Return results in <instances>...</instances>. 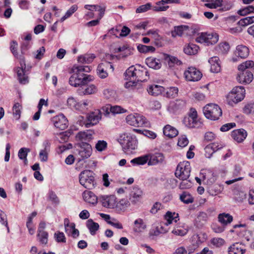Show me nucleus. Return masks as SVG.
Masks as SVG:
<instances>
[{
	"instance_id": "b1692460",
	"label": "nucleus",
	"mask_w": 254,
	"mask_h": 254,
	"mask_svg": "<svg viewBox=\"0 0 254 254\" xmlns=\"http://www.w3.org/2000/svg\"><path fill=\"white\" fill-rule=\"evenodd\" d=\"M97 91V87L93 84L88 86L84 85L78 89V93L80 95H90L95 93Z\"/></svg>"
},
{
	"instance_id": "393cba45",
	"label": "nucleus",
	"mask_w": 254,
	"mask_h": 254,
	"mask_svg": "<svg viewBox=\"0 0 254 254\" xmlns=\"http://www.w3.org/2000/svg\"><path fill=\"white\" fill-rule=\"evenodd\" d=\"M210 64V70L212 72L218 73L220 71L221 66L219 58L217 56L211 57L208 61Z\"/></svg>"
},
{
	"instance_id": "9b49d317",
	"label": "nucleus",
	"mask_w": 254,
	"mask_h": 254,
	"mask_svg": "<svg viewBox=\"0 0 254 254\" xmlns=\"http://www.w3.org/2000/svg\"><path fill=\"white\" fill-rule=\"evenodd\" d=\"M237 79L240 83L249 84L253 80L254 76L250 70H239Z\"/></svg>"
},
{
	"instance_id": "4d7b16f0",
	"label": "nucleus",
	"mask_w": 254,
	"mask_h": 254,
	"mask_svg": "<svg viewBox=\"0 0 254 254\" xmlns=\"http://www.w3.org/2000/svg\"><path fill=\"white\" fill-rule=\"evenodd\" d=\"M30 151V149L28 148L23 147L19 149L18 153V156L20 159H26L27 158L28 152Z\"/></svg>"
},
{
	"instance_id": "dca6fc26",
	"label": "nucleus",
	"mask_w": 254,
	"mask_h": 254,
	"mask_svg": "<svg viewBox=\"0 0 254 254\" xmlns=\"http://www.w3.org/2000/svg\"><path fill=\"white\" fill-rule=\"evenodd\" d=\"M74 78L75 83H78L77 86H83L86 84L88 82L93 80L92 76L90 75H86L84 73H81L79 72H75Z\"/></svg>"
},
{
	"instance_id": "6ab92c4d",
	"label": "nucleus",
	"mask_w": 254,
	"mask_h": 254,
	"mask_svg": "<svg viewBox=\"0 0 254 254\" xmlns=\"http://www.w3.org/2000/svg\"><path fill=\"white\" fill-rule=\"evenodd\" d=\"M108 67H110L112 69V71H113V66L110 63L106 62L104 63H101L98 65L97 69V72L100 78H105L107 77L108 74L106 71V69Z\"/></svg>"
},
{
	"instance_id": "e433bc0d",
	"label": "nucleus",
	"mask_w": 254,
	"mask_h": 254,
	"mask_svg": "<svg viewBox=\"0 0 254 254\" xmlns=\"http://www.w3.org/2000/svg\"><path fill=\"white\" fill-rule=\"evenodd\" d=\"M146 63L149 67L155 69H159L161 66L160 60L156 58H147L146 60Z\"/></svg>"
},
{
	"instance_id": "6e6d98bb",
	"label": "nucleus",
	"mask_w": 254,
	"mask_h": 254,
	"mask_svg": "<svg viewBox=\"0 0 254 254\" xmlns=\"http://www.w3.org/2000/svg\"><path fill=\"white\" fill-rule=\"evenodd\" d=\"M254 12V7L252 5L248 6L242 9H240L238 13L241 15H246L251 13Z\"/></svg>"
},
{
	"instance_id": "37998d69",
	"label": "nucleus",
	"mask_w": 254,
	"mask_h": 254,
	"mask_svg": "<svg viewBox=\"0 0 254 254\" xmlns=\"http://www.w3.org/2000/svg\"><path fill=\"white\" fill-rule=\"evenodd\" d=\"M198 48L196 45L190 43L184 48V51L188 55H195L197 53Z\"/></svg>"
},
{
	"instance_id": "774afa93",
	"label": "nucleus",
	"mask_w": 254,
	"mask_h": 254,
	"mask_svg": "<svg viewBox=\"0 0 254 254\" xmlns=\"http://www.w3.org/2000/svg\"><path fill=\"white\" fill-rule=\"evenodd\" d=\"M189 143V140L186 135L182 136L179 138L178 145L182 147L186 146Z\"/></svg>"
},
{
	"instance_id": "4be33fe9",
	"label": "nucleus",
	"mask_w": 254,
	"mask_h": 254,
	"mask_svg": "<svg viewBox=\"0 0 254 254\" xmlns=\"http://www.w3.org/2000/svg\"><path fill=\"white\" fill-rule=\"evenodd\" d=\"M231 136L235 140L240 143L243 141L246 138L247 132L243 128L239 129L233 130L232 132Z\"/></svg>"
},
{
	"instance_id": "a19ab883",
	"label": "nucleus",
	"mask_w": 254,
	"mask_h": 254,
	"mask_svg": "<svg viewBox=\"0 0 254 254\" xmlns=\"http://www.w3.org/2000/svg\"><path fill=\"white\" fill-rule=\"evenodd\" d=\"M149 155H145L132 159L130 163L133 165H142L148 162Z\"/></svg>"
},
{
	"instance_id": "7c9ffc66",
	"label": "nucleus",
	"mask_w": 254,
	"mask_h": 254,
	"mask_svg": "<svg viewBox=\"0 0 254 254\" xmlns=\"http://www.w3.org/2000/svg\"><path fill=\"white\" fill-rule=\"evenodd\" d=\"M233 219V216L228 213H220L218 216V221L224 226L231 223Z\"/></svg>"
},
{
	"instance_id": "864d4df0",
	"label": "nucleus",
	"mask_w": 254,
	"mask_h": 254,
	"mask_svg": "<svg viewBox=\"0 0 254 254\" xmlns=\"http://www.w3.org/2000/svg\"><path fill=\"white\" fill-rule=\"evenodd\" d=\"M74 72H79L83 73V72H89L91 70L90 66L83 65H74L73 66Z\"/></svg>"
},
{
	"instance_id": "72a5a7b5",
	"label": "nucleus",
	"mask_w": 254,
	"mask_h": 254,
	"mask_svg": "<svg viewBox=\"0 0 254 254\" xmlns=\"http://www.w3.org/2000/svg\"><path fill=\"white\" fill-rule=\"evenodd\" d=\"M163 58L166 63L168 64L170 67L173 66L175 64L180 65L182 64V62L178 60V58L168 54H164Z\"/></svg>"
},
{
	"instance_id": "39448f33",
	"label": "nucleus",
	"mask_w": 254,
	"mask_h": 254,
	"mask_svg": "<svg viewBox=\"0 0 254 254\" xmlns=\"http://www.w3.org/2000/svg\"><path fill=\"white\" fill-rule=\"evenodd\" d=\"M203 112L205 117L211 120L216 121L222 116V111L217 104H208L203 108Z\"/></svg>"
},
{
	"instance_id": "052dcab7",
	"label": "nucleus",
	"mask_w": 254,
	"mask_h": 254,
	"mask_svg": "<svg viewBox=\"0 0 254 254\" xmlns=\"http://www.w3.org/2000/svg\"><path fill=\"white\" fill-rule=\"evenodd\" d=\"M151 7V4L150 3H147L145 4L141 5L137 7L136 9V12L137 13H143L146 12L149 10Z\"/></svg>"
},
{
	"instance_id": "e2e57ef3",
	"label": "nucleus",
	"mask_w": 254,
	"mask_h": 254,
	"mask_svg": "<svg viewBox=\"0 0 254 254\" xmlns=\"http://www.w3.org/2000/svg\"><path fill=\"white\" fill-rule=\"evenodd\" d=\"M211 243L216 247H220L225 243L223 239L220 238H214L211 240Z\"/></svg>"
},
{
	"instance_id": "0e129e2a",
	"label": "nucleus",
	"mask_w": 254,
	"mask_h": 254,
	"mask_svg": "<svg viewBox=\"0 0 254 254\" xmlns=\"http://www.w3.org/2000/svg\"><path fill=\"white\" fill-rule=\"evenodd\" d=\"M178 92V89L175 87H172L169 89L166 92V96L169 98L174 97L177 95Z\"/></svg>"
},
{
	"instance_id": "6e6552de",
	"label": "nucleus",
	"mask_w": 254,
	"mask_h": 254,
	"mask_svg": "<svg viewBox=\"0 0 254 254\" xmlns=\"http://www.w3.org/2000/svg\"><path fill=\"white\" fill-rule=\"evenodd\" d=\"M190 173V164L189 162H186L180 163L178 165L175 174L177 178L183 181H185L189 178Z\"/></svg>"
},
{
	"instance_id": "58836bf2",
	"label": "nucleus",
	"mask_w": 254,
	"mask_h": 254,
	"mask_svg": "<svg viewBox=\"0 0 254 254\" xmlns=\"http://www.w3.org/2000/svg\"><path fill=\"white\" fill-rule=\"evenodd\" d=\"M86 226L89 230L92 235L95 234L96 232L99 229V225L97 223L94 222L92 219H88L86 222Z\"/></svg>"
},
{
	"instance_id": "f704fd0d",
	"label": "nucleus",
	"mask_w": 254,
	"mask_h": 254,
	"mask_svg": "<svg viewBox=\"0 0 254 254\" xmlns=\"http://www.w3.org/2000/svg\"><path fill=\"white\" fill-rule=\"evenodd\" d=\"M189 29V27L187 25H180L174 27V30L172 31L171 35L173 37L176 36H182L184 33Z\"/></svg>"
},
{
	"instance_id": "0eeeda50",
	"label": "nucleus",
	"mask_w": 254,
	"mask_h": 254,
	"mask_svg": "<svg viewBox=\"0 0 254 254\" xmlns=\"http://www.w3.org/2000/svg\"><path fill=\"white\" fill-rule=\"evenodd\" d=\"M126 120L128 125L134 127H147L149 125L146 119L138 114L128 115L127 116Z\"/></svg>"
},
{
	"instance_id": "5fc2aeb1",
	"label": "nucleus",
	"mask_w": 254,
	"mask_h": 254,
	"mask_svg": "<svg viewBox=\"0 0 254 254\" xmlns=\"http://www.w3.org/2000/svg\"><path fill=\"white\" fill-rule=\"evenodd\" d=\"M254 22V16H249L241 19L239 23L242 26H246Z\"/></svg>"
},
{
	"instance_id": "69168bd1",
	"label": "nucleus",
	"mask_w": 254,
	"mask_h": 254,
	"mask_svg": "<svg viewBox=\"0 0 254 254\" xmlns=\"http://www.w3.org/2000/svg\"><path fill=\"white\" fill-rule=\"evenodd\" d=\"M243 110L245 114H254V103L248 104L245 106Z\"/></svg>"
},
{
	"instance_id": "bb28decb",
	"label": "nucleus",
	"mask_w": 254,
	"mask_h": 254,
	"mask_svg": "<svg viewBox=\"0 0 254 254\" xmlns=\"http://www.w3.org/2000/svg\"><path fill=\"white\" fill-rule=\"evenodd\" d=\"M164 159V156L162 153H156L152 155H149L148 165L152 166L161 163L163 162Z\"/></svg>"
},
{
	"instance_id": "f03ea898",
	"label": "nucleus",
	"mask_w": 254,
	"mask_h": 254,
	"mask_svg": "<svg viewBox=\"0 0 254 254\" xmlns=\"http://www.w3.org/2000/svg\"><path fill=\"white\" fill-rule=\"evenodd\" d=\"M119 142L122 145L123 151L127 154H130L137 148V140L134 136L125 133L120 135Z\"/></svg>"
},
{
	"instance_id": "bf43d9fd",
	"label": "nucleus",
	"mask_w": 254,
	"mask_h": 254,
	"mask_svg": "<svg viewBox=\"0 0 254 254\" xmlns=\"http://www.w3.org/2000/svg\"><path fill=\"white\" fill-rule=\"evenodd\" d=\"M218 48L222 54H225L229 51L230 46L227 42L221 43L219 44Z\"/></svg>"
},
{
	"instance_id": "13d9d810",
	"label": "nucleus",
	"mask_w": 254,
	"mask_h": 254,
	"mask_svg": "<svg viewBox=\"0 0 254 254\" xmlns=\"http://www.w3.org/2000/svg\"><path fill=\"white\" fill-rule=\"evenodd\" d=\"M21 106L19 103H15L13 107V115L17 119H19L21 114Z\"/></svg>"
},
{
	"instance_id": "49530a36",
	"label": "nucleus",
	"mask_w": 254,
	"mask_h": 254,
	"mask_svg": "<svg viewBox=\"0 0 254 254\" xmlns=\"http://www.w3.org/2000/svg\"><path fill=\"white\" fill-rule=\"evenodd\" d=\"M180 199L186 204L191 203L193 201V198L190 194L186 191H183L180 195Z\"/></svg>"
},
{
	"instance_id": "c03bdc74",
	"label": "nucleus",
	"mask_w": 254,
	"mask_h": 254,
	"mask_svg": "<svg viewBox=\"0 0 254 254\" xmlns=\"http://www.w3.org/2000/svg\"><path fill=\"white\" fill-rule=\"evenodd\" d=\"M165 219L167 220V225L171 224L173 221L176 223L179 220V214L175 212L168 211L165 215Z\"/></svg>"
},
{
	"instance_id": "1a4fd4ad",
	"label": "nucleus",
	"mask_w": 254,
	"mask_h": 254,
	"mask_svg": "<svg viewBox=\"0 0 254 254\" xmlns=\"http://www.w3.org/2000/svg\"><path fill=\"white\" fill-rule=\"evenodd\" d=\"M78 154L79 156V161L89 158L92 154V148L91 145L88 143L82 142L79 144Z\"/></svg>"
},
{
	"instance_id": "c85d7f7f",
	"label": "nucleus",
	"mask_w": 254,
	"mask_h": 254,
	"mask_svg": "<svg viewBox=\"0 0 254 254\" xmlns=\"http://www.w3.org/2000/svg\"><path fill=\"white\" fill-rule=\"evenodd\" d=\"M178 130L174 127L167 125L164 127L163 133L169 138H173L178 134Z\"/></svg>"
},
{
	"instance_id": "ea45409f",
	"label": "nucleus",
	"mask_w": 254,
	"mask_h": 254,
	"mask_svg": "<svg viewBox=\"0 0 254 254\" xmlns=\"http://www.w3.org/2000/svg\"><path fill=\"white\" fill-rule=\"evenodd\" d=\"M130 206L129 201L126 198L121 199L117 203H116L115 207L119 211H125Z\"/></svg>"
},
{
	"instance_id": "a18cd8bd",
	"label": "nucleus",
	"mask_w": 254,
	"mask_h": 254,
	"mask_svg": "<svg viewBox=\"0 0 254 254\" xmlns=\"http://www.w3.org/2000/svg\"><path fill=\"white\" fill-rule=\"evenodd\" d=\"M93 7L95 9V10H98L100 12L99 14V19H101L104 16L105 14V7H102L100 5H89V4H86L84 6V8L87 10H91L92 9L90 7Z\"/></svg>"
},
{
	"instance_id": "2eb2a0df",
	"label": "nucleus",
	"mask_w": 254,
	"mask_h": 254,
	"mask_svg": "<svg viewBox=\"0 0 254 254\" xmlns=\"http://www.w3.org/2000/svg\"><path fill=\"white\" fill-rule=\"evenodd\" d=\"M200 176L204 183L208 186L212 185L216 180V177L214 173L209 170H201Z\"/></svg>"
},
{
	"instance_id": "473e14b6",
	"label": "nucleus",
	"mask_w": 254,
	"mask_h": 254,
	"mask_svg": "<svg viewBox=\"0 0 254 254\" xmlns=\"http://www.w3.org/2000/svg\"><path fill=\"white\" fill-rule=\"evenodd\" d=\"M235 54L242 59L246 58L249 55V49L245 46L238 45L236 48Z\"/></svg>"
},
{
	"instance_id": "3c124183",
	"label": "nucleus",
	"mask_w": 254,
	"mask_h": 254,
	"mask_svg": "<svg viewBox=\"0 0 254 254\" xmlns=\"http://www.w3.org/2000/svg\"><path fill=\"white\" fill-rule=\"evenodd\" d=\"M254 66V62L252 61H247L240 64L238 67V70H250Z\"/></svg>"
},
{
	"instance_id": "9d476101",
	"label": "nucleus",
	"mask_w": 254,
	"mask_h": 254,
	"mask_svg": "<svg viewBox=\"0 0 254 254\" xmlns=\"http://www.w3.org/2000/svg\"><path fill=\"white\" fill-rule=\"evenodd\" d=\"M186 79L190 81H196L200 80L202 77L201 72L194 67H190L184 72Z\"/></svg>"
},
{
	"instance_id": "f8f14e48",
	"label": "nucleus",
	"mask_w": 254,
	"mask_h": 254,
	"mask_svg": "<svg viewBox=\"0 0 254 254\" xmlns=\"http://www.w3.org/2000/svg\"><path fill=\"white\" fill-rule=\"evenodd\" d=\"M218 40V36L216 34L213 35L211 34H207L206 33H201L196 39V41L200 43H206L207 45L213 44L216 43Z\"/></svg>"
},
{
	"instance_id": "423d86ee",
	"label": "nucleus",
	"mask_w": 254,
	"mask_h": 254,
	"mask_svg": "<svg viewBox=\"0 0 254 254\" xmlns=\"http://www.w3.org/2000/svg\"><path fill=\"white\" fill-rule=\"evenodd\" d=\"M245 96V89L243 86L234 87L227 96L228 104L233 106L241 101Z\"/></svg>"
},
{
	"instance_id": "09e8293b",
	"label": "nucleus",
	"mask_w": 254,
	"mask_h": 254,
	"mask_svg": "<svg viewBox=\"0 0 254 254\" xmlns=\"http://www.w3.org/2000/svg\"><path fill=\"white\" fill-rule=\"evenodd\" d=\"M146 35H151L152 37L155 40L157 41L155 42V44L158 46H161V42H160L159 41L161 39H162V37L159 35L157 30H150L147 32Z\"/></svg>"
},
{
	"instance_id": "20e7f679",
	"label": "nucleus",
	"mask_w": 254,
	"mask_h": 254,
	"mask_svg": "<svg viewBox=\"0 0 254 254\" xmlns=\"http://www.w3.org/2000/svg\"><path fill=\"white\" fill-rule=\"evenodd\" d=\"M183 123L190 128H199L202 125V122L198 118L197 112L194 108H190L188 116L184 117Z\"/></svg>"
},
{
	"instance_id": "a878e982",
	"label": "nucleus",
	"mask_w": 254,
	"mask_h": 254,
	"mask_svg": "<svg viewBox=\"0 0 254 254\" xmlns=\"http://www.w3.org/2000/svg\"><path fill=\"white\" fill-rule=\"evenodd\" d=\"M224 189L223 185L216 184L213 185H209L207 188V192L212 196H215L223 191Z\"/></svg>"
},
{
	"instance_id": "4468645a",
	"label": "nucleus",
	"mask_w": 254,
	"mask_h": 254,
	"mask_svg": "<svg viewBox=\"0 0 254 254\" xmlns=\"http://www.w3.org/2000/svg\"><path fill=\"white\" fill-rule=\"evenodd\" d=\"M99 200L102 203L103 206L113 208L115 207L116 202V197L115 195H102L99 197Z\"/></svg>"
},
{
	"instance_id": "c9c22d12",
	"label": "nucleus",
	"mask_w": 254,
	"mask_h": 254,
	"mask_svg": "<svg viewBox=\"0 0 254 254\" xmlns=\"http://www.w3.org/2000/svg\"><path fill=\"white\" fill-rule=\"evenodd\" d=\"M130 199L132 202L136 203L141 197L142 190L138 187H134L130 192Z\"/></svg>"
},
{
	"instance_id": "cd10ccee",
	"label": "nucleus",
	"mask_w": 254,
	"mask_h": 254,
	"mask_svg": "<svg viewBox=\"0 0 254 254\" xmlns=\"http://www.w3.org/2000/svg\"><path fill=\"white\" fill-rule=\"evenodd\" d=\"M207 235L205 233L201 235H194L192 237V243L194 247L193 250L197 248L200 244L205 241Z\"/></svg>"
},
{
	"instance_id": "4c0bfd02",
	"label": "nucleus",
	"mask_w": 254,
	"mask_h": 254,
	"mask_svg": "<svg viewBox=\"0 0 254 254\" xmlns=\"http://www.w3.org/2000/svg\"><path fill=\"white\" fill-rule=\"evenodd\" d=\"M95 57L93 54H86L78 57V62L82 64H90L93 62Z\"/></svg>"
},
{
	"instance_id": "aec40b11",
	"label": "nucleus",
	"mask_w": 254,
	"mask_h": 254,
	"mask_svg": "<svg viewBox=\"0 0 254 254\" xmlns=\"http://www.w3.org/2000/svg\"><path fill=\"white\" fill-rule=\"evenodd\" d=\"M25 64L21 65V67H17L15 69L19 82L22 84H25L28 82V77L25 74Z\"/></svg>"
},
{
	"instance_id": "603ef678",
	"label": "nucleus",
	"mask_w": 254,
	"mask_h": 254,
	"mask_svg": "<svg viewBox=\"0 0 254 254\" xmlns=\"http://www.w3.org/2000/svg\"><path fill=\"white\" fill-rule=\"evenodd\" d=\"M107 147V143L104 140H98L95 144V148L99 152L106 150Z\"/></svg>"
},
{
	"instance_id": "c756f323",
	"label": "nucleus",
	"mask_w": 254,
	"mask_h": 254,
	"mask_svg": "<svg viewBox=\"0 0 254 254\" xmlns=\"http://www.w3.org/2000/svg\"><path fill=\"white\" fill-rule=\"evenodd\" d=\"M93 132L91 130L80 131L77 133L76 137L78 140L82 142L90 141L93 139Z\"/></svg>"
},
{
	"instance_id": "7ed1b4c3",
	"label": "nucleus",
	"mask_w": 254,
	"mask_h": 254,
	"mask_svg": "<svg viewBox=\"0 0 254 254\" xmlns=\"http://www.w3.org/2000/svg\"><path fill=\"white\" fill-rule=\"evenodd\" d=\"M79 179L80 184L87 189L92 190L96 186L95 174L90 170H86L81 172Z\"/></svg>"
},
{
	"instance_id": "338daca9",
	"label": "nucleus",
	"mask_w": 254,
	"mask_h": 254,
	"mask_svg": "<svg viewBox=\"0 0 254 254\" xmlns=\"http://www.w3.org/2000/svg\"><path fill=\"white\" fill-rule=\"evenodd\" d=\"M55 238L56 239L57 242L60 243H65L66 242V239L64 234L63 232H58L55 233L54 234Z\"/></svg>"
},
{
	"instance_id": "2f4dec72",
	"label": "nucleus",
	"mask_w": 254,
	"mask_h": 254,
	"mask_svg": "<svg viewBox=\"0 0 254 254\" xmlns=\"http://www.w3.org/2000/svg\"><path fill=\"white\" fill-rule=\"evenodd\" d=\"M84 200L88 203L95 204L97 203V197L90 191H85L83 193Z\"/></svg>"
},
{
	"instance_id": "ddd939ff",
	"label": "nucleus",
	"mask_w": 254,
	"mask_h": 254,
	"mask_svg": "<svg viewBox=\"0 0 254 254\" xmlns=\"http://www.w3.org/2000/svg\"><path fill=\"white\" fill-rule=\"evenodd\" d=\"M52 122L57 128L61 130L65 129L68 127V121L65 117L62 114L54 117Z\"/></svg>"
},
{
	"instance_id": "5701e85b",
	"label": "nucleus",
	"mask_w": 254,
	"mask_h": 254,
	"mask_svg": "<svg viewBox=\"0 0 254 254\" xmlns=\"http://www.w3.org/2000/svg\"><path fill=\"white\" fill-rule=\"evenodd\" d=\"M186 103L184 100H176L170 103L168 108L170 112L175 113L183 109Z\"/></svg>"
},
{
	"instance_id": "412c9836",
	"label": "nucleus",
	"mask_w": 254,
	"mask_h": 254,
	"mask_svg": "<svg viewBox=\"0 0 254 254\" xmlns=\"http://www.w3.org/2000/svg\"><path fill=\"white\" fill-rule=\"evenodd\" d=\"M246 251L244 245L242 243H236L228 248V254H244Z\"/></svg>"
},
{
	"instance_id": "79ce46f5",
	"label": "nucleus",
	"mask_w": 254,
	"mask_h": 254,
	"mask_svg": "<svg viewBox=\"0 0 254 254\" xmlns=\"http://www.w3.org/2000/svg\"><path fill=\"white\" fill-rule=\"evenodd\" d=\"M163 87L158 85L150 86L147 89L148 93L153 96H157L162 93Z\"/></svg>"
},
{
	"instance_id": "f257e3e1",
	"label": "nucleus",
	"mask_w": 254,
	"mask_h": 254,
	"mask_svg": "<svg viewBox=\"0 0 254 254\" xmlns=\"http://www.w3.org/2000/svg\"><path fill=\"white\" fill-rule=\"evenodd\" d=\"M125 75L126 79L129 80L127 83L128 86L134 85V80L138 82L145 81L147 80L149 76L146 68L138 64L129 67L125 72Z\"/></svg>"
},
{
	"instance_id": "f3484780",
	"label": "nucleus",
	"mask_w": 254,
	"mask_h": 254,
	"mask_svg": "<svg viewBox=\"0 0 254 254\" xmlns=\"http://www.w3.org/2000/svg\"><path fill=\"white\" fill-rule=\"evenodd\" d=\"M101 118V115L100 113L92 112L87 117V121L85 123V126L86 127H90L96 125Z\"/></svg>"
},
{
	"instance_id": "a211bd4d",
	"label": "nucleus",
	"mask_w": 254,
	"mask_h": 254,
	"mask_svg": "<svg viewBox=\"0 0 254 254\" xmlns=\"http://www.w3.org/2000/svg\"><path fill=\"white\" fill-rule=\"evenodd\" d=\"M208 215L206 212H199L195 220L194 225L198 228L201 229L206 224Z\"/></svg>"
},
{
	"instance_id": "de8ad7c7",
	"label": "nucleus",
	"mask_w": 254,
	"mask_h": 254,
	"mask_svg": "<svg viewBox=\"0 0 254 254\" xmlns=\"http://www.w3.org/2000/svg\"><path fill=\"white\" fill-rule=\"evenodd\" d=\"M37 237L42 245H46L48 241V233L46 231L38 232Z\"/></svg>"
},
{
	"instance_id": "680f3d73",
	"label": "nucleus",
	"mask_w": 254,
	"mask_h": 254,
	"mask_svg": "<svg viewBox=\"0 0 254 254\" xmlns=\"http://www.w3.org/2000/svg\"><path fill=\"white\" fill-rule=\"evenodd\" d=\"M18 47V43L16 41H12L10 43V49L15 57L18 58V52L17 51Z\"/></svg>"
},
{
	"instance_id": "8fccbe9b",
	"label": "nucleus",
	"mask_w": 254,
	"mask_h": 254,
	"mask_svg": "<svg viewBox=\"0 0 254 254\" xmlns=\"http://www.w3.org/2000/svg\"><path fill=\"white\" fill-rule=\"evenodd\" d=\"M78 7L76 4L72 5L70 8L67 10L64 15L61 18V21L63 22L67 18L70 17L72 14L77 10Z\"/></svg>"
}]
</instances>
